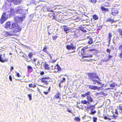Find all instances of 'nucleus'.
Instances as JSON below:
<instances>
[{
    "label": "nucleus",
    "mask_w": 122,
    "mask_h": 122,
    "mask_svg": "<svg viewBox=\"0 0 122 122\" xmlns=\"http://www.w3.org/2000/svg\"><path fill=\"white\" fill-rule=\"evenodd\" d=\"M112 36V35L111 33H109L108 38H111Z\"/></svg>",
    "instance_id": "bf43d9fd"
},
{
    "label": "nucleus",
    "mask_w": 122,
    "mask_h": 122,
    "mask_svg": "<svg viewBox=\"0 0 122 122\" xmlns=\"http://www.w3.org/2000/svg\"><path fill=\"white\" fill-rule=\"evenodd\" d=\"M9 79L10 81H12V77L11 75L9 76Z\"/></svg>",
    "instance_id": "13d9d810"
},
{
    "label": "nucleus",
    "mask_w": 122,
    "mask_h": 122,
    "mask_svg": "<svg viewBox=\"0 0 122 122\" xmlns=\"http://www.w3.org/2000/svg\"><path fill=\"white\" fill-rule=\"evenodd\" d=\"M15 10L17 13L21 14L22 15H25L27 12V10L23 9V8L21 6L16 7L15 8Z\"/></svg>",
    "instance_id": "f03ea898"
},
{
    "label": "nucleus",
    "mask_w": 122,
    "mask_h": 122,
    "mask_svg": "<svg viewBox=\"0 0 122 122\" xmlns=\"http://www.w3.org/2000/svg\"><path fill=\"white\" fill-rule=\"evenodd\" d=\"M89 86L88 87L91 89H93L94 90H95L97 89V86H94L92 85H88Z\"/></svg>",
    "instance_id": "4468645a"
},
{
    "label": "nucleus",
    "mask_w": 122,
    "mask_h": 122,
    "mask_svg": "<svg viewBox=\"0 0 122 122\" xmlns=\"http://www.w3.org/2000/svg\"><path fill=\"white\" fill-rule=\"evenodd\" d=\"M96 113V111H93L92 110V111L90 113V114H94Z\"/></svg>",
    "instance_id": "603ef678"
},
{
    "label": "nucleus",
    "mask_w": 122,
    "mask_h": 122,
    "mask_svg": "<svg viewBox=\"0 0 122 122\" xmlns=\"http://www.w3.org/2000/svg\"><path fill=\"white\" fill-rule=\"evenodd\" d=\"M111 51V50L110 49H107V51H106L107 52H108L109 53V54L110 53Z\"/></svg>",
    "instance_id": "6e6d98bb"
},
{
    "label": "nucleus",
    "mask_w": 122,
    "mask_h": 122,
    "mask_svg": "<svg viewBox=\"0 0 122 122\" xmlns=\"http://www.w3.org/2000/svg\"><path fill=\"white\" fill-rule=\"evenodd\" d=\"M119 40V38L118 37L116 38L114 37L113 39V42L114 43H115L116 42H118V41Z\"/></svg>",
    "instance_id": "2eb2a0df"
},
{
    "label": "nucleus",
    "mask_w": 122,
    "mask_h": 122,
    "mask_svg": "<svg viewBox=\"0 0 122 122\" xmlns=\"http://www.w3.org/2000/svg\"><path fill=\"white\" fill-rule=\"evenodd\" d=\"M22 0H13L12 1H14V4L17 5L20 4Z\"/></svg>",
    "instance_id": "dca6fc26"
},
{
    "label": "nucleus",
    "mask_w": 122,
    "mask_h": 122,
    "mask_svg": "<svg viewBox=\"0 0 122 122\" xmlns=\"http://www.w3.org/2000/svg\"><path fill=\"white\" fill-rule=\"evenodd\" d=\"M7 59L5 60L3 59V58L1 57V55L0 56V61L2 62H4L5 61H6Z\"/></svg>",
    "instance_id": "b1692460"
},
{
    "label": "nucleus",
    "mask_w": 122,
    "mask_h": 122,
    "mask_svg": "<svg viewBox=\"0 0 122 122\" xmlns=\"http://www.w3.org/2000/svg\"><path fill=\"white\" fill-rule=\"evenodd\" d=\"M119 109L121 110H122V107L121 106H119Z\"/></svg>",
    "instance_id": "69168bd1"
},
{
    "label": "nucleus",
    "mask_w": 122,
    "mask_h": 122,
    "mask_svg": "<svg viewBox=\"0 0 122 122\" xmlns=\"http://www.w3.org/2000/svg\"><path fill=\"white\" fill-rule=\"evenodd\" d=\"M49 16L52 19L56 20V15L53 12H50L48 14Z\"/></svg>",
    "instance_id": "9b49d317"
},
{
    "label": "nucleus",
    "mask_w": 122,
    "mask_h": 122,
    "mask_svg": "<svg viewBox=\"0 0 122 122\" xmlns=\"http://www.w3.org/2000/svg\"><path fill=\"white\" fill-rule=\"evenodd\" d=\"M56 67H57L58 70L60 71L61 70V68L58 64L56 65Z\"/></svg>",
    "instance_id": "a19ab883"
},
{
    "label": "nucleus",
    "mask_w": 122,
    "mask_h": 122,
    "mask_svg": "<svg viewBox=\"0 0 122 122\" xmlns=\"http://www.w3.org/2000/svg\"><path fill=\"white\" fill-rule=\"evenodd\" d=\"M21 29V27H19L17 23H13L11 25V29L13 30L14 32H18L20 31Z\"/></svg>",
    "instance_id": "7ed1b4c3"
},
{
    "label": "nucleus",
    "mask_w": 122,
    "mask_h": 122,
    "mask_svg": "<svg viewBox=\"0 0 122 122\" xmlns=\"http://www.w3.org/2000/svg\"><path fill=\"white\" fill-rule=\"evenodd\" d=\"M25 17V15H22V17L18 16L16 17L15 19V20L17 22H20V21L22 22L24 19Z\"/></svg>",
    "instance_id": "423d86ee"
},
{
    "label": "nucleus",
    "mask_w": 122,
    "mask_h": 122,
    "mask_svg": "<svg viewBox=\"0 0 122 122\" xmlns=\"http://www.w3.org/2000/svg\"><path fill=\"white\" fill-rule=\"evenodd\" d=\"M51 8L50 6H46L42 8V10L44 12L49 11L50 12V9Z\"/></svg>",
    "instance_id": "9d476101"
},
{
    "label": "nucleus",
    "mask_w": 122,
    "mask_h": 122,
    "mask_svg": "<svg viewBox=\"0 0 122 122\" xmlns=\"http://www.w3.org/2000/svg\"><path fill=\"white\" fill-rule=\"evenodd\" d=\"M49 79V77H44L41 78V82L43 83H44L46 85L48 84V81H47L45 80H48Z\"/></svg>",
    "instance_id": "1a4fd4ad"
},
{
    "label": "nucleus",
    "mask_w": 122,
    "mask_h": 122,
    "mask_svg": "<svg viewBox=\"0 0 122 122\" xmlns=\"http://www.w3.org/2000/svg\"><path fill=\"white\" fill-rule=\"evenodd\" d=\"M33 54L31 52H30L29 53L28 56L31 59L33 55Z\"/></svg>",
    "instance_id": "e433bc0d"
},
{
    "label": "nucleus",
    "mask_w": 122,
    "mask_h": 122,
    "mask_svg": "<svg viewBox=\"0 0 122 122\" xmlns=\"http://www.w3.org/2000/svg\"><path fill=\"white\" fill-rule=\"evenodd\" d=\"M44 93L46 95H47L48 93V92H46L45 91L44 92Z\"/></svg>",
    "instance_id": "774afa93"
},
{
    "label": "nucleus",
    "mask_w": 122,
    "mask_h": 122,
    "mask_svg": "<svg viewBox=\"0 0 122 122\" xmlns=\"http://www.w3.org/2000/svg\"><path fill=\"white\" fill-rule=\"evenodd\" d=\"M118 48L119 50L122 51V44L119 46Z\"/></svg>",
    "instance_id": "c03bdc74"
},
{
    "label": "nucleus",
    "mask_w": 122,
    "mask_h": 122,
    "mask_svg": "<svg viewBox=\"0 0 122 122\" xmlns=\"http://www.w3.org/2000/svg\"><path fill=\"white\" fill-rule=\"evenodd\" d=\"M118 12L117 10L113 9L112 10V15L115 16L118 13Z\"/></svg>",
    "instance_id": "ddd939ff"
},
{
    "label": "nucleus",
    "mask_w": 122,
    "mask_h": 122,
    "mask_svg": "<svg viewBox=\"0 0 122 122\" xmlns=\"http://www.w3.org/2000/svg\"><path fill=\"white\" fill-rule=\"evenodd\" d=\"M110 88L112 89L116 90L117 87V84L114 82L110 83L109 84Z\"/></svg>",
    "instance_id": "0eeeda50"
},
{
    "label": "nucleus",
    "mask_w": 122,
    "mask_h": 122,
    "mask_svg": "<svg viewBox=\"0 0 122 122\" xmlns=\"http://www.w3.org/2000/svg\"><path fill=\"white\" fill-rule=\"evenodd\" d=\"M15 73L16 74V76H17L18 77H21V75H20L19 73L17 71H16Z\"/></svg>",
    "instance_id": "37998d69"
},
{
    "label": "nucleus",
    "mask_w": 122,
    "mask_h": 122,
    "mask_svg": "<svg viewBox=\"0 0 122 122\" xmlns=\"http://www.w3.org/2000/svg\"><path fill=\"white\" fill-rule=\"evenodd\" d=\"M40 74L41 75H43L44 74V72L43 71H41V72Z\"/></svg>",
    "instance_id": "338daca9"
},
{
    "label": "nucleus",
    "mask_w": 122,
    "mask_h": 122,
    "mask_svg": "<svg viewBox=\"0 0 122 122\" xmlns=\"http://www.w3.org/2000/svg\"><path fill=\"white\" fill-rule=\"evenodd\" d=\"M100 94L103 95L104 96H105L106 95V93H104L103 92H100Z\"/></svg>",
    "instance_id": "09e8293b"
},
{
    "label": "nucleus",
    "mask_w": 122,
    "mask_h": 122,
    "mask_svg": "<svg viewBox=\"0 0 122 122\" xmlns=\"http://www.w3.org/2000/svg\"><path fill=\"white\" fill-rule=\"evenodd\" d=\"M31 3H33L35 5H36V2L35 1V0H32Z\"/></svg>",
    "instance_id": "de8ad7c7"
},
{
    "label": "nucleus",
    "mask_w": 122,
    "mask_h": 122,
    "mask_svg": "<svg viewBox=\"0 0 122 122\" xmlns=\"http://www.w3.org/2000/svg\"><path fill=\"white\" fill-rule=\"evenodd\" d=\"M92 56L90 54H88L85 55V56H83V58H85L91 57H92Z\"/></svg>",
    "instance_id": "4be33fe9"
},
{
    "label": "nucleus",
    "mask_w": 122,
    "mask_h": 122,
    "mask_svg": "<svg viewBox=\"0 0 122 122\" xmlns=\"http://www.w3.org/2000/svg\"><path fill=\"white\" fill-rule=\"evenodd\" d=\"M102 5L105 6L107 7L109 6V4L108 3L106 2L103 3Z\"/></svg>",
    "instance_id": "72a5a7b5"
},
{
    "label": "nucleus",
    "mask_w": 122,
    "mask_h": 122,
    "mask_svg": "<svg viewBox=\"0 0 122 122\" xmlns=\"http://www.w3.org/2000/svg\"><path fill=\"white\" fill-rule=\"evenodd\" d=\"M69 27H66V28H64V31H67V30H68L69 29H70Z\"/></svg>",
    "instance_id": "a18cd8bd"
},
{
    "label": "nucleus",
    "mask_w": 122,
    "mask_h": 122,
    "mask_svg": "<svg viewBox=\"0 0 122 122\" xmlns=\"http://www.w3.org/2000/svg\"><path fill=\"white\" fill-rule=\"evenodd\" d=\"M94 106L91 105L90 107H87V108L88 109H91L92 110L94 108Z\"/></svg>",
    "instance_id": "58836bf2"
},
{
    "label": "nucleus",
    "mask_w": 122,
    "mask_h": 122,
    "mask_svg": "<svg viewBox=\"0 0 122 122\" xmlns=\"http://www.w3.org/2000/svg\"><path fill=\"white\" fill-rule=\"evenodd\" d=\"M11 23L10 22H7L5 24V28L8 30L11 29Z\"/></svg>",
    "instance_id": "6e6552de"
},
{
    "label": "nucleus",
    "mask_w": 122,
    "mask_h": 122,
    "mask_svg": "<svg viewBox=\"0 0 122 122\" xmlns=\"http://www.w3.org/2000/svg\"><path fill=\"white\" fill-rule=\"evenodd\" d=\"M100 94V92H97L95 93V96H98Z\"/></svg>",
    "instance_id": "4d7b16f0"
},
{
    "label": "nucleus",
    "mask_w": 122,
    "mask_h": 122,
    "mask_svg": "<svg viewBox=\"0 0 122 122\" xmlns=\"http://www.w3.org/2000/svg\"><path fill=\"white\" fill-rule=\"evenodd\" d=\"M88 48V47L86 46L85 47L81 49V53L82 55H83L84 54H86V52H85V51H87V50H85L86 49Z\"/></svg>",
    "instance_id": "f8f14e48"
},
{
    "label": "nucleus",
    "mask_w": 122,
    "mask_h": 122,
    "mask_svg": "<svg viewBox=\"0 0 122 122\" xmlns=\"http://www.w3.org/2000/svg\"><path fill=\"white\" fill-rule=\"evenodd\" d=\"M112 57V56H108L107 58L105 59L104 60H103V61L107 62V61H108L109 59H110Z\"/></svg>",
    "instance_id": "5701e85b"
},
{
    "label": "nucleus",
    "mask_w": 122,
    "mask_h": 122,
    "mask_svg": "<svg viewBox=\"0 0 122 122\" xmlns=\"http://www.w3.org/2000/svg\"><path fill=\"white\" fill-rule=\"evenodd\" d=\"M36 85L34 84H30L29 85V86L30 87H32L33 88H35L36 86Z\"/></svg>",
    "instance_id": "bb28decb"
},
{
    "label": "nucleus",
    "mask_w": 122,
    "mask_h": 122,
    "mask_svg": "<svg viewBox=\"0 0 122 122\" xmlns=\"http://www.w3.org/2000/svg\"><path fill=\"white\" fill-rule=\"evenodd\" d=\"M47 47H45L44 48L43 50V51H44V52H46V53L47 54H48V51H47Z\"/></svg>",
    "instance_id": "4c0bfd02"
},
{
    "label": "nucleus",
    "mask_w": 122,
    "mask_h": 122,
    "mask_svg": "<svg viewBox=\"0 0 122 122\" xmlns=\"http://www.w3.org/2000/svg\"><path fill=\"white\" fill-rule=\"evenodd\" d=\"M75 120L77 121H80V118L78 117H76L75 118Z\"/></svg>",
    "instance_id": "3c124183"
},
{
    "label": "nucleus",
    "mask_w": 122,
    "mask_h": 122,
    "mask_svg": "<svg viewBox=\"0 0 122 122\" xmlns=\"http://www.w3.org/2000/svg\"><path fill=\"white\" fill-rule=\"evenodd\" d=\"M106 21L107 22H111V23H112L114 22H116V21H115L114 20V19H112L110 18H109Z\"/></svg>",
    "instance_id": "f3484780"
},
{
    "label": "nucleus",
    "mask_w": 122,
    "mask_h": 122,
    "mask_svg": "<svg viewBox=\"0 0 122 122\" xmlns=\"http://www.w3.org/2000/svg\"><path fill=\"white\" fill-rule=\"evenodd\" d=\"M61 96V94L59 92H57L56 94L54 96V97L57 99L60 98V97Z\"/></svg>",
    "instance_id": "6ab92c4d"
},
{
    "label": "nucleus",
    "mask_w": 122,
    "mask_h": 122,
    "mask_svg": "<svg viewBox=\"0 0 122 122\" xmlns=\"http://www.w3.org/2000/svg\"><path fill=\"white\" fill-rule=\"evenodd\" d=\"M97 118L96 117H94L93 118V121L94 122H96Z\"/></svg>",
    "instance_id": "8fccbe9b"
},
{
    "label": "nucleus",
    "mask_w": 122,
    "mask_h": 122,
    "mask_svg": "<svg viewBox=\"0 0 122 122\" xmlns=\"http://www.w3.org/2000/svg\"><path fill=\"white\" fill-rule=\"evenodd\" d=\"M89 78L93 82V84H95L96 83L101 84V83L99 81L101 80L99 78L98 76L96 73H91L88 75Z\"/></svg>",
    "instance_id": "f257e3e1"
},
{
    "label": "nucleus",
    "mask_w": 122,
    "mask_h": 122,
    "mask_svg": "<svg viewBox=\"0 0 122 122\" xmlns=\"http://www.w3.org/2000/svg\"><path fill=\"white\" fill-rule=\"evenodd\" d=\"M93 18L95 20H97L98 19V16L96 15H94L93 16Z\"/></svg>",
    "instance_id": "cd10ccee"
},
{
    "label": "nucleus",
    "mask_w": 122,
    "mask_h": 122,
    "mask_svg": "<svg viewBox=\"0 0 122 122\" xmlns=\"http://www.w3.org/2000/svg\"><path fill=\"white\" fill-rule=\"evenodd\" d=\"M97 89L98 91L102 90L103 89V88L102 87V86L101 87H98L97 86Z\"/></svg>",
    "instance_id": "c9c22d12"
},
{
    "label": "nucleus",
    "mask_w": 122,
    "mask_h": 122,
    "mask_svg": "<svg viewBox=\"0 0 122 122\" xmlns=\"http://www.w3.org/2000/svg\"><path fill=\"white\" fill-rule=\"evenodd\" d=\"M27 69L28 70H30L31 72L33 70L31 66H27Z\"/></svg>",
    "instance_id": "c85d7f7f"
},
{
    "label": "nucleus",
    "mask_w": 122,
    "mask_h": 122,
    "mask_svg": "<svg viewBox=\"0 0 122 122\" xmlns=\"http://www.w3.org/2000/svg\"><path fill=\"white\" fill-rule=\"evenodd\" d=\"M5 33L7 35V36H12L13 35V34H12L10 33V32H9L6 31L5 32Z\"/></svg>",
    "instance_id": "473e14b6"
},
{
    "label": "nucleus",
    "mask_w": 122,
    "mask_h": 122,
    "mask_svg": "<svg viewBox=\"0 0 122 122\" xmlns=\"http://www.w3.org/2000/svg\"><path fill=\"white\" fill-rule=\"evenodd\" d=\"M7 17L6 15V13L4 12L2 14L1 17L0 19V23L1 24H3L4 22L7 19Z\"/></svg>",
    "instance_id": "20e7f679"
},
{
    "label": "nucleus",
    "mask_w": 122,
    "mask_h": 122,
    "mask_svg": "<svg viewBox=\"0 0 122 122\" xmlns=\"http://www.w3.org/2000/svg\"><path fill=\"white\" fill-rule=\"evenodd\" d=\"M57 9H61L62 8V6L61 5L56 6Z\"/></svg>",
    "instance_id": "ea45409f"
},
{
    "label": "nucleus",
    "mask_w": 122,
    "mask_h": 122,
    "mask_svg": "<svg viewBox=\"0 0 122 122\" xmlns=\"http://www.w3.org/2000/svg\"><path fill=\"white\" fill-rule=\"evenodd\" d=\"M66 49L68 50H70L71 49L73 50V51H72L71 53L74 52L75 51L76 48V46L75 45H74L72 44L71 45H67L66 46Z\"/></svg>",
    "instance_id": "39448f33"
},
{
    "label": "nucleus",
    "mask_w": 122,
    "mask_h": 122,
    "mask_svg": "<svg viewBox=\"0 0 122 122\" xmlns=\"http://www.w3.org/2000/svg\"><path fill=\"white\" fill-rule=\"evenodd\" d=\"M71 30H70V29H69L68 30H67V31H65L66 33V34H67L68 32H70Z\"/></svg>",
    "instance_id": "0e129e2a"
},
{
    "label": "nucleus",
    "mask_w": 122,
    "mask_h": 122,
    "mask_svg": "<svg viewBox=\"0 0 122 122\" xmlns=\"http://www.w3.org/2000/svg\"><path fill=\"white\" fill-rule=\"evenodd\" d=\"M56 9H57L56 6H55L52 7L51 10L50 9V12H55V10Z\"/></svg>",
    "instance_id": "aec40b11"
},
{
    "label": "nucleus",
    "mask_w": 122,
    "mask_h": 122,
    "mask_svg": "<svg viewBox=\"0 0 122 122\" xmlns=\"http://www.w3.org/2000/svg\"><path fill=\"white\" fill-rule=\"evenodd\" d=\"M90 2L93 3H95L97 1V0H90Z\"/></svg>",
    "instance_id": "864d4df0"
},
{
    "label": "nucleus",
    "mask_w": 122,
    "mask_h": 122,
    "mask_svg": "<svg viewBox=\"0 0 122 122\" xmlns=\"http://www.w3.org/2000/svg\"><path fill=\"white\" fill-rule=\"evenodd\" d=\"M101 8L102 10L103 11H108V9H106L104 7L101 6Z\"/></svg>",
    "instance_id": "c756f323"
},
{
    "label": "nucleus",
    "mask_w": 122,
    "mask_h": 122,
    "mask_svg": "<svg viewBox=\"0 0 122 122\" xmlns=\"http://www.w3.org/2000/svg\"><path fill=\"white\" fill-rule=\"evenodd\" d=\"M57 38V36H55L52 37V39L53 40H55Z\"/></svg>",
    "instance_id": "5fc2aeb1"
},
{
    "label": "nucleus",
    "mask_w": 122,
    "mask_h": 122,
    "mask_svg": "<svg viewBox=\"0 0 122 122\" xmlns=\"http://www.w3.org/2000/svg\"><path fill=\"white\" fill-rule=\"evenodd\" d=\"M67 111L68 112L73 114L72 112L71 111L70 109H67Z\"/></svg>",
    "instance_id": "680f3d73"
},
{
    "label": "nucleus",
    "mask_w": 122,
    "mask_h": 122,
    "mask_svg": "<svg viewBox=\"0 0 122 122\" xmlns=\"http://www.w3.org/2000/svg\"><path fill=\"white\" fill-rule=\"evenodd\" d=\"M66 81V79L65 78H63L62 80L61 81V83H63L64 82Z\"/></svg>",
    "instance_id": "49530a36"
},
{
    "label": "nucleus",
    "mask_w": 122,
    "mask_h": 122,
    "mask_svg": "<svg viewBox=\"0 0 122 122\" xmlns=\"http://www.w3.org/2000/svg\"><path fill=\"white\" fill-rule=\"evenodd\" d=\"M44 67L46 69L49 70L50 68L48 65L46 63H45L44 64Z\"/></svg>",
    "instance_id": "412c9836"
},
{
    "label": "nucleus",
    "mask_w": 122,
    "mask_h": 122,
    "mask_svg": "<svg viewBox=\"0 0 122 122\" xmlns=\"http://www.w3.org/2000/svg\"><path fill=\"white\" fill-rule=\"evenodd\" d=\"M28 96L29 98V100H32L31 94H28Z\"/></svg>",
    "instance_id": "79ce46f5"
},
{
    "label": "nucleus",
    "mask_w": 122,
    "mask_h": 122,
    "mask_svg": "<svg viewBox=\"0 0 122 122\" xmlns=\"http://www.w3.org/2000/svg\"><path fill=\"white\" fill-rule=\"evenodd\" d=\"M93 41L92 39L90 38L89 39V41L88 42V43L89 44H91L92 43Z\"/></svg>",
    "instance_id": "a878e982"
},
{
    "label": "nucleus",
    "mask_w": 122,
    "mask_h": 122,
    "mask_svg": "<svg viewBox=\"0 0 122 122\" xmlns=\"http://www.w3.org/2000/svg\"><path fill=\"white\" fill-rule=\"evenodd\" d=\"M118 31L120 33V35L122 37V29H118Z\"/></svg>",
    "instance_id": "2f4dec72"
},
{
    "label": "nucleus",
    "mask_w": 122,
    "mask_h": 122,
    "mask_svg": "<svg viewBox=\"0 0 122 122\" xmlns=\"http://www.w3.org/2000/svg\"><path fill=\"white\" fill-rule=\"evenodd\" d=\"M88 102L87 101H86V100L81 101V103L83 104H86Z\"/></svg>",
    "instance_id": "f704fd0d"
},
{
    "label": "nucleus",
    "mask_w": 122,
    "mask_h": 122,
    "mask_svg": "<svg viewBox=\"0 0 122 122\" xmlns=\"http://www.w3.org/2000/svg\"><path fill=\"white\" fill-rule=\"evenodd\" d=\"M111 117L112 118V119H115L117 117V116L116 115H115L114 114H113V115L111 116Z\"/></svg>",
    "instance_id": "7c9ffc66"
},
{
    "label": "nucleus",
    "mask_w": 122,
    "mask_h": 122,
    "mask_svg": "<svg viewBox=\"0 0 122 122\" xmlns=\"http://www.w3.org/2000/svg\"><path fill=\"white\" fill-rule=\"evenodd\" d=\"M90 93L89 92H87L85 94L86 96H87L89 95Z\"/></svg>",
    "instance_id": "052dcab7"
},
{
    "label": "nucleus",
    "mask_w": 122,
    "mask_h": 122,
    "mask_svg": "<svg viewBox=\"0 0 122 122\" xmlns=\"http://www.w3.org/2000/svg\"><path fill=\"white\" fill-rule=\"evenodd\" d=\"M10 13L11 14H12V15L14 14L16 12V11H15V10L14 9H13L11 8H10Z\"/></svg>",
    "instance_id": "393cba45"
},
{
    "label": "nucleus",
    "mask_w": 122,
    "mask_h": 122,
    "mask_svg": "<svg viewBox=\"0 0 122 122\" xmlns=\"http://www.w3.org/2000/svg\"><path fill=\"white\" fill-rule=\"evenodd\" d=\"M87 99L88 100V103L89 104V102H92L93 101V98L90 96H88L87 97Z\"/></svg>",
    "instance_id": "a211bd4d"
},
{
    "label": "nucleus",
    "mask_w": 122,
    "mask_h": 122,
    "mask_svg": "<svg viewBox=\"0 0 122 122\" xmlns=\"http://www.w3.org/2000/svg\"><path fill=\"white\" fill-rule=\"evenodd\" d=\"M103 117L105 119H107L108 118L106 116H104V115H103Z\"/></svg>",
    "instance_id": "e2e57ef3"
}]
</instances>
